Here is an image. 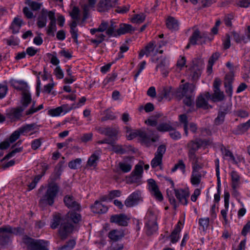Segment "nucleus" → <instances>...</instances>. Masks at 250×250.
<instances>
[{
    "instance_id": "nucleus-1",
    "label": "nucleus",
    "mask_w": 250,
    "mask_h": 250,
    "mask_svg": "<svg viewBox=\"0 0 250 250\" xmlns=\"http://www.w3.org/2000/svg\"><path fill=\"white\" fill-rule=\"evenodd\" d=\"M59 191V187L57 184H49L46 190L39 200V206L42 208H45L47 206H52Z\"/></svg>"
},
{
    "instance_id": "nucleus-2",
    "label": "nucleus",
    "mask_w": 250,
    "mask_h": 250,
    "mask_svg": "<svg viewBox=\"0 0 250 250\" xmlns=\"http://www.w3.org/2000/svg\"><path fill=\"white\" fill-rule=\"evenodd\" d=\"M23 229L20 227L12 228L10 226H5L0 228V245L4 246L11 241V237L13 234L20 235L23 233Z\"/></svg>"
},
{
    "instance_id": "nucleus-3",
    "label": "nucleus",
    "mask_w": 250,
    "mask_h": 250,
    "mask_svg": "<svg viewBox=\"0 0 250 250\" xmlns=\"http://www.w3.org/2000/svg\"><path fill=\"white\" fill-rule=\"evenodd\" d=\"M221 84V79L218 77L215 78L213 83V93L211 95L208 92L205 93V97L207 99H210L213 102H221L224 99V93L220 88Z\"/></svg>"
},
{
    "instance_id": "nucleus-4",
    "label": "nucleus",
    "mask_w": 250,
    "mask_h": 250,
    "mask_svg": "<svg viewBox=\"0 0 250 250\" xmlns=\"http://www.w3.org/2000/svg\"><path fill=\"white\" fill-rule=\"evenodd\" d=\"M22 242L27 246L28 250H48L47 242L43 240L35 239L24 235Z\"/></svg>"
},
{
    "instance_id": "nucleus-5",
    "label": "nucleus",
    "mask_w": 250,
    "mask_h": 250,
    "mask_svg": "<svg viewBox=\"0 0 250 250\" xmlns=\"http://www.w3.org/2000/svg\"><path fill=\"white\" fill-rule=\"evenodd\" d=\"M126 132L129 133L126 135V137L128 140H132L137 136H139L142 141L146 144L147 146L150 144L151 142H155L157 140V137H151L150 135H148L145 131L138 130L135 132H131L130 128L126 127Z\"/></svg>"
},
{
    "instance_id": "nucleus-6",
    "label": "nucleus",
    "mask_w": 250,
    "mask_h": 250,
    "mask_svg": "<svg viewBox=\"0 0 250 250\" xmlns=\"http://www.w3.org/2000/svg\"><path fill=\"white\" fill-rule=\"evenodd\" d=\"M208 144V141L196 138L194 140H191L188 142L186 147L188 150V157L197 156L196 152L202 146H206Z\"/></svg>"
},
{
    "instance_id": "nucleus-7",
    "label": "nucleus",
    "mask_w": 250,
    "mask_h": 250,
    "mask_svg": "<svg viewBox=\"0 0 250 250\" xmlns=\"http://www.w3.org/2000/svg\"><path fill=\"white\" fill-rule=\"evenodd\" d=\"M166 146L163 144L158 147L156 151L154 153V157L150 162L151 166L153 168L159 167L160 169H162L163 158L166 153Z\"/></svg>"
},
{
    "instance_id": "nucleus-8",
    "label": "nucleus",
    "mask_w": 250,
    "mask_h": 250,
    "mask_svg": "<svg viewBox=\"0 0 250 250\" xmlns=\"http://www.w3.org/2000/svg\"><path fill=\"white\" fill-rule=\"evenodd\" d=\"M226 66L229 69L230 72L228 73L224 79V86L226 88V92L231 97L233 93V83L234 80V73L233 67L230 62H228Z\"/></svg>"
},
{
    "instance_id": "nucleus-9",
    "label": "nucleus",
    "mask_w": 250,
    "mask_h": 250,
    "mask_svg": "<svg viewBox=\"0 0 250 250\" xmlns=\"http://www.w3.org/2000/svg\"><path fill=\"white\" fill-rule=\"evenodd\" d=\"M166 180L169 182L171 185V188L174 191V193L177 199L183 205H187L188 204L187 199L189 197V192L185 189L182 188L176 189L174 188V183L173 181L169 178H166Z\"/></svg>"
},
{
    "instance_id": "nucleus-10",
    "label": "nucleus",
    "mask_w": 250,
    "mask_h": 250,
    "mask_svg": "<svg viewBox=\"0 0 250 250\" xmlns=\"http://www.w3.org/2000/svg\"><path fill=\"white\" fill-rule=\"evenodd\" d=\"M96 129L100 134L107 136V138L109 140H112L113 144L119 139V131L116 128L110 127H98Z\"/></svg>"
},
{
    "instance_id": "nucleus-11",
    "label": "nucleus",
    "mask_w": 250,
    "mask_h": 250,
    "mask_svg": "<svg viewBox=\"0 0 250 250\" xmlns=\"http://www.w3.org/2000/svg\"><path fill=\"white\" fill-rule=\"evenodd\" d=\"M74 229V226L68 222V219L62 220L59 229V233L62 240L65 239Z\"/></svg>"
},
{
    "instance_id": "nucleus-12",
    "label": "nucleus",
    "mask_w": 250,
    "mask_h": 250,
    "mask_svg": "<svg viewBox=\"0 0 250 250\" xmlns=\"http://www.w3.org/2000/svg\"><path fill=\"white\" fill-rule=\"evenodd\" d=\"M148 185L151 194L158 200L162 201L163 199L162 194L159 190L155 181L152 179H148Z\"/></svg>"
},
{
    "instance_id": "nucleus-13",
    "label": "nucleus",
    "mask_w": 250,
    "mask_h": 250,
    "mask_svg": "<svg viewBox=\"0 0 250 250\" xmlns=\"http://www.w3.org/2000/svg\"><path fill=\"white\" fill-rule=\"evenodd\" d=\"M24 109L21 106L16 108H11L6 110V115L7 117L12 121H16L19 120L21 117V113Z\"/></svg>"
},
{
    "instance_id": "nucleus-14",
    "label": "nucleus",
    "mask_w": 250,
    "mask_h": 250,
    "mask_svg": "<svg viewBox=\"0 0 250 250\" xmlns=\"http://www.w3.org/2000/svg\"><path fill=\"white\" fill-rule=\"evenodd\" d=\"M49 19L50 21L47 29V34L48 35L54 37L55 36V32L57 30L56 20L54 11H50Z\"/></svg>"
},
{
    "instance_id": "nucleus-15",
    "label": "nucleus",
    "mask_w": 250,
    "mask_h": 250,
    "mask_svg": "<svg viewBox=\"0 0 250 250\" xmlns=\"http://www.w3.org/2000/svg\"><path fill=\"white\" fill-rule=\"evenodd\" d=\"M127 220V216L124 214L112 215L110 219V222L121 226H127L128 225Z\"/></svg>"
},
{
    "instance_id": "nucleus-16",
    "label": "nucleus",
    "mask_w": 250,
    "mask_h": 250,
    "mask_svg": "<svg viewBox=\"0 0 250 250\" xmlns=\"http://www.w3.org/2000/svg\"><path fill=\"white\" fill-rule=\"evenodd\" d=\"M140 198V193L139 191H135L132 193L125 201V204L127 208L132 207L136 205Z\"/></svg>"
},
{
    "instance_id": "nucleus-17",
    "label": "nucleus",
    "mask_w": 250,
    "mask_h": 250,
    "mask_svg": "<svg viewBox=\"0 0 250 250\" xmlns=\"http://www.w3.org/2000/svg\"><path fill=\"white\" fill-rule=\"evenodd\" d=\"M63 202L65 205L68 208L79 210L81 206L77 202H76L73 196L66 195L63 198Z\"/></svg>"
},
{
    "instance_id": "nucleus-18",
    "label": "nucleus",
    "mask_w": 250,
    "mask_h": 250,
    "mask_svg": "<svg viewBox=\"0 0 250 250\" xmlns=\"http://www.w3.org/2000/svg\"><path fill=\"white\" fill-rule=\"evenodd\" d=\"M50 14V11H48L47 10L43 8L40 14L39 15L37 24L39 28H42L45 27L47 23V17H49V15Z\"/></svg>"
},
{
    "instance_id": "nucleus-19",
    "label": "nucleus",
    "mask_w": 250,
    "mask_h": 250,
    "mask_svg": "<svg viewBox=\"0 0 250 250\" xmlns=\"http://www.w3.org/2000/svg\"><path fill=\"white\" fill-rule=\"evenodd\" d=\"M23 24V21L17 17L14 19L9 28L12 30V33L15 34L19 32L20 29Z\"/></svg>"
},
{
    "instance_id": "nucleus-20",
    "label": "nucleus",
    "mask_w": 250,
    "mask_h": 250,
    "mask_svg": "<svg viewBox=\"0 0 250 250\" xmlns=\"http://www.w3.org/2000/svg\"><path fill=\"white\" fill-rule=\"evenodd\" d=\"M116 5V3H112L109 0H100L98 4V10L101 12L107 11Z\"/></svg>"
},
{
    "instance_id": "nucleus-21",
    "label": "nucleus",
    "mask_w": 250,
    "mask_h": 250,
    "mask_svg": "<svg viewBox=\"0 0 250 250\" xmlns=\"http://www.w3.org/2000/svg\"><path fill=\"white\" fill-rule=\"evenodd\" d=\"M154 43L153 42H149L145 47V51L146 53V56H152L151 61L153 62H156L158 59L155 57V54L157 52V50L155 51Z\"/></svg>"
},
{
    "instance_id": "nucleus-22",
    "label": "nucleus",
    "mask_w": 250,
    "mask_h": 250,
    "mask_svg": "<svg viewBox=\"0 0 250 250\" xmlns=\"http://www.w3.org/2000/svg\"><path fill=\"white\" fill-rule=\"evenodd\" d=\"M124 236V232L122 230L113 229L108 234L109 238L114 242L118 241Z\"/></svg>"
},
{
    "instance_id": "nucleus-23",
    "label": "nucleus",
    "mask_w": 250,
    "mask_h": 250,
    "mask_svg": "<svg viewBox=\"0 0 250 250\" xmlns=\"http://www.w3.org/2000/svg\"><path fill=\"white\" fill-rule=\"evenodd\" d=\"M35 129H38L37 125L35 124H26L22 125L18 128L21 134L22 135H27L30 132H31Z\"/></svg>"
},
{
    "instance_id": "nucleus-24",
    "label": "nucleus",
    "mask_w": 250,
    "mask_h": 250,
    "mask_svg": "<svg viewBox=\"0 0 250 250\" xmlns=\"http://www.w3.org/2000/svg\"><path fill=\"white\" fill-rule=\"evenodd\" d=\"M91 209L95 213H104L107 211L108 208L100 202L96 201L91 206Z\"/></svg>"
},
{
    "instance_id": "nucleus-25",
    "label": "nucleus",
    "mask_w": 250,
    "mask_h": 250,
    "mask_svg": "<svg viewBox=\"0 0 250 250\" xmlns=\"http://www.w3.org/2000/svg\"><path fill=\"white\" fill-rule=\"evenodd\" d=\"M112 150L117 154H124L126 153L129 150L130 146L127 145H116V142L111 145Z\"/></svg>"
},
{
    "instance_id": "nucleus-26",
    "label": "nucleus",
    "mask_w": 250,
    "mask_h": 250,
    "mask_svg": "<svg viewBox=\"0 0 250 250\" xmlns=\"http://www.w3.org/2000/svg\"><path fill=\"white\" fill-rule=\"evenodd\" d=\"M100 151H96L94 152L88 158L87 166L91 167H96L100 159Z\"/></svg>"
},
{
    "instance_id": "nucleus-27",
    "label": "nucleus",
    "mask_w": 250,
    "mask_h": 250,
    "mask_svg": "<svg viewBox=\"0 0 250 250\" xmlns=\"http://www.w3.org/2000/svg\"><path fill=\"white\" fill-rule=\"evenodd\" d=\"M180 223V222L179 221L170 235V241L172 243H176L179 239V234L181 231Z\"/></svg>"
},
{
    "instance_id": "nucleus-28",
    "label": "nucleus",
    "mask_w": 250,
    "mask_h": 250,
    "mask_svg": "<svg viewBox=\"0 0 250 250\" xmlns=\"http://www.w3.org/2000/svg\"><path fill=\"white\" fill-rule=\"evenodd\" d=\"M171 87H165L159 92L157 99L159 102L162 101L164 99H170Z\"/></svg>"
},
{
    "instance_id": "nucleus-29",
    "label": "nucleus",
    "mask_w": 250,
    "mask_h": 250,
    "mask_svg": "<svg viewBox=\"0 0 250 250\" xmlns=\"http://www.w3.org/2000/svg\"><path fill=\"white\" fill-rule=\"evenodd\" d=\"M134 29L133 28L132 25L128 24H121L120 27L116 30L117 35L120 36L121 35L125 34L127 33L133 31Z\"/></svg>"
},
{
    "instance_id": "nucleus-30",
    "label": "nucleus",
    "mask_w": 250,
    "mask_h": 250,
    "mask_svg": "<svg viewBox=\"0 0 250 250\" xmlns=\"http://www.w3.org/2000/svg\"><path fill=\"white\" fill-rule=\"evenodd\" d=\"M167 27L170 30H178L179 23L178 21L174 17L169 16L166 20Z\"/></svg>"
},
{
    "instance_id": "nucleus-31",
    "label": "nucleus",
    "mask_w": 250,
    "mask_h": 250,
    "mask_svg": "<svg viewBox=\"0 0 250 250\" xmlns=\"http://www.w3.org/2000/svg\"><path fill=\"white\" fill-rule=\"evenodd\" d=\"M183 91H185V96H193V92L195 90V86L193 83H187L185 84H182Z\"/></svg>"
},
{
    "instance_id": "nucleus-32",
    "label": "nucleus",
    "mask_w": 250,
    "mask_h": 250,
    "mask_svg": "<svg viewBox=\"0 0 250 250\" xmlns=\"http://www.w3.org/2000/svg\"><path fill=\"white\" fill-rule=\"evenodd\" d=\"M208 100L207 98L205 97V95L204 96L202 95H200L197 101H196V106L198 107L203 108L205 109L208 108V104L207 101Z\"/></svg>"
},
{
    "instance_id": "nucleus-33",
    "label": "nucleus",
    "mask_w": 250,
    "mask_h": 250,
    "mask_svg": "<svg viewBox=\"0 0 250 250\" xmlns=\"http://www.w3.org/2000/svg\"><path fill=\"white\" fill-rule=\"evenodd\" d=\"M179 120L180 122L183 124V128L184 130V135L187 137L188 135V117L186 114H183L179 116Z\"/></svg>"
},
{
    "instance_id": "nucleus-34",
    "label": "nucleus",
    "mask_w": 250,
    "mask_h": 250,
    "mask_svg": "<svg viewBox=\"0 0 250 250\" xmlns=\"http://www.w3.org/2000/svg\"><path fill=\"white\" fill-rule=\"evenodd\" d=\"M31 102V96L29 92H24L22 94V98L21 101L22 105L21 108L24 110L30 104Z\"/></svg>"
},
{
    "instance_id": "nucleus-35",
    "label": "nucleus",
    "mask_w": 250,
    "mask_h": 250,
    "mask_svg": "<svg viewBox=\"0 0 250 250\" xmlns=\"http://www.w3.org/2000/svg\"><path fill=\"white\" fill-rule=\"evenodd\" d=\"M108 27V22L103 21L98 28L91 29L90 32L92 35H94L97 32H103L104 31H106Z\"/></svg>"
},
{
    "instance_id": "nucleus-36",
    "label": "nucleus",
    "mask_w": 250,
    "mask_h": 250,
    "mask_svg": "<svg viewBox=\"0 0 250 250\" xmlns=\"http://www.w3.org/2000/svg\"><path fill=\"white\" fill-rule=\"evenodd\" d=\"M64 220H65V218H62L60 214H58L54 215L51 223V228L52 229L57 228L59 225L61 226L62 222Z\"/></svg>"
},
{
    "instance_id": "nucleus-37",
    "label": "nucleus",
    "mask_w": 250,
    "mask_h": 250,
    "mask_svg": "<svg viewBox=\"0 0 250 250\" xmlns=\"http://www.w3.org/2000/svg\"><path fill=\"white\" fill-rule=\"evenodd\" d=\"M145 228L147 235L153 234L157 231L158 229L157 223H146Z\"/></svg>"
},
{
    "instance_id": "nucleus-38",
    "label": "nucleus",
    "mask_w": 250,
    "mask_h": 250,
    "mask_svg": "<svg viewBox=\"0 0 250 250\" xmlns=\"http://www.w3.org/2000/svg\"><path fill=\"white\" fill-rule=\"evenodd\" d=\"M157 130L159 132L171 131L174 130V128L167 123H162L157 126Z\"/></svg>"
},
{
    "instance_id": "nucleus-39",
    "label": "nucleus",
    "mask_w": 250,
    "mask_h": 250,
    "mask_svg": "<svg viewBox=\"0 0 250 250\" xmlns=\"http://www.w3.org/2000/svg\"><path fill=\"white\" fill-rule=\"evenodd\" d=\"M203 38V36L201 35L200 32L198 29H196L193 32L191 36L189 38L190 43L192 45L197 44V42L199 39Z\"/></svg>"
},
{
    "instance_id": "nucleus-40",
    "label": "nucleus",
    "mask_w": 250,
    "mask_h": 250,
    "mask_svg": "<svg viewBox=\"0 0 250 250\" xmlns=\"http://www.w3.org/2000/svg\"><path fill=\"white\" fill-rule=\"evenodd\" d=\"M188 158L192 163V172H199V170L201 168L199 166L198 160L199 158L197 156L188 157Z\"/></svg>"
},
{
    "instance_id": "nucleus-41",
    "label": "nucleus",
    "mask_w": 250,
    "mask_h": 250,
    "mask_svg": "<svg viewBox=\"0 0 250 250\" xmlns=\"http://www.w3.org/2000/svg\"><path fill=\"white\" fill-rule=\"evenodd\" d=\"M201 174L199 172H192L190 182L193 185H198L201 182Z\"/></svg>"
},
{
    "instance_id": "nucleus-42",
    "label": "nucleus",
    "mask_w": 250,
    "mask_h": 250,
    "mask_svg": "<svg viewBox=\"0 0 250 250\" xmlns=\"http://www.w3.org/2000/svg\"><path fill=\"white\" fill-rule=\"evenodd\" d=\"M250 127V119L247 122L243 123L237 126V134H242L246 132Z\"/></svg>"
},
{
    "instance_id": "nucleus-43",
    "label": "nucleus",
    "mask_w": 250,
    "mask_h": 250,
    "mask_svg": "<svg viewBox=\"0 0 250 250\" xmlns=\"http://www.w3.org/2000/svg\"><path fill=\"white\" fill-rule=\"evenodd\" d=\"M178 169H180L183 174L186 172V165L182 160H179L178 162L175 164L174 166L172 168L171 171L172 172H175Z\"/></svg>"
},
{
    "instance_id": "nucleus-44",
    "label": "nucleus",
    "mask_w": 250,
    "mask_h": 250,
    "mask_svg": "<svg viewBox=\"0 0 250 250\" xmlns=\"http://www.w3.org/2000/svg\"><path fill=\"white\" fill-rule=\"evenodd\" d=\"M119 167L122 172L124 173H127L131 170L132 167V164L131 162H120L119 164Z\"/></svg>"
},
{
    "instance_id": "nucleus-45",
    "label": "nucleus",
    "mask_w": 250,
    "mask_h": 250,
    "mask_svg": "<svg viewBox=\"0 0 250 250\" xmlns=\"http://www.w3.org/2000/svg\"><path fill=\"white\" fill-rule=\"evenodd\" d=\"M68 219L71 220L74 223L77 224L81 220V216L79 213L71 211L68 214Z\"/></svg>"
},
{
    "instance_id": "nucleus-46",
    "label": "nucleus",
    "mask_w": 250,
    "mask_h": 250,
    "mask_svg": "<svg viewBox=\"0 0 250 250\" xmlns=\"http://www.w3.org/2000/svg\"><path fill=\"white\" fill-rule=\"evenodd\" d=\"M44 174V172L42 173L41 174L38 175L34 177L32 182L27 185V187H28L27 190L28 191L32 190L36 187L37 183L41 179L42 177L43 176Z\"/></svg>"
},
{
    "instance_id": "nucleus-47",
    "label": "nucleus",
    "mask_w": 250,
    "mask_h": 250,
    "mask_svg": "<svg viewBox=\"0 0 250 250\" xmlns=\"http://www.w3.org/2000/svg\"><path fill=\"white\" fill-rule=\"evenodd\" d=\"M96 39H92L90 42L95 44L97 46L101 43L104 40L105 37V35L102 33H95Z\"/></svg>"
},
{
    "instance_id": "nucleus-48",
    "label": "nucleus",
    "mask_w": 250,
    "mask_h": 250,
    "mask_svg": "<svg viewBox=\"0 0 250 250\" xmlns=\"http://www.w3.org/2000/svg\"><path fill=\"white\" fill-rule=\"evenodd\" d=\"M146 15L144 13L135 14L131 19V22L135 23H142L145 20Z\"/></svg>"
},
{
    "instance_id": "nucleus-49",
    "label": "nucleus",
    "mask_w": 250,
    "mask_h": 250,
    "mask_svg": "<svg viewBox=\"0 0 250 250\" xmlns=\"http://www.w3.org/2000/svg\"><path fill=\"white\" fill-rule=\"evenodd\" d=\"M82 160L81 158H77L68 163V167L72 169H77L82 164Z\"/></svg>"
},
{
    "instance_id": "nucleus-50",
    "label": "nucleus",
    "mask_w": 250,
    "mask_h": 250,
    "mask_svg": "<svg viewBox=\"0 0 250 250\" xmlns=\"http://www.w3.org/2000/svg\"><path fill=\"white\" fill-rule=\"evenodd\" d=\"M168 61L166 59V58L162 59L161 60L160 62L158 64L156 67V70H157L158 68L160 69L161 71L166 70L168 68Z\"/></svg>"
},
{
    "instance_id": "nucleus-51",
    "label": "nucleus",
    "mask_w": 250,
    "mask_h": 250,
    "mask_svg": "<svg viewBox=\"0 0 250 250\" xmlns=\"http://www.w3.org/2000/svg\"><path fill=\"white\" fill-rule=\"evenodd\" d=\"M147 221L146 223H157V217L152 210H148L146 215Z\"/></svg>"
},
{
    "instance_id": "nucleus-52",
    "label": "nucleus",
    "mask_w": 250,
    "mask_h": 250,
    "mask_svg": "<svg viewBox=\"0 0 250 250\" xmlns=\"http://www.w3.org/2000/svg\"><path fill=\"white\" fill-rule=\"evenodd\" d=\"M25 4H27L33 11H37L41 8V4L31 0H25Z\"/></svg>"
},
{
    "instance_id": "nucleus-53",
    "label": "nucleus",
    "mask_w": 250,
    "mask_h": 250,
    "mask_svg": "<svg viewBox=\"0 0 250 250\" xmlns=\"http://www.w3.org/2000/svg\"><path fill=\"white\" fill-rule=\"evenodd\" d=\"M221 150L225 158L228 159L232 161L234 160L233 153L229 150L227 149L225 147H221Z\"/></svg>"
},
{
    "instance_id": "nucleus-54",
    "label": "nucleus",
    "mask_w": 250,
    "mask_h": 250,
    "mask_svg": "<svg viewBox=\"0 0 250 250\" xmlns=\"http://www.w3.org/2000/svg\"><path fill=\"white\" fill-rule=\"evenodd\" d=\"M225 114V112L223 111H219L217 117L214 120V124L216 125H220L222 124L224 122Z\"/></svg>"
},
{
    "instance_id": "nucleus-55",
    "label": "nucleus",
    "mask_w": 250,
    "mask_h": 250,
    "mask_svg": "<svg viewBox=\"0 0 250 250\" xmlns=\"http://www.w3.org/2000/svg\"><path fill=\"white\" fill-rule=\"evenodd\" d=\"M209 219L208 217L200 218L199 219V224L202 228L203 230L207 229L209 225Z\"/></svg>"
},
{
    "instance_id": "nucleus-56",
    "label": "nucleus",
    "mask_w": 250,
    "mask_h": 250,
    "mask_svg": "<svg viewBox=\"0 0 250 250\" xmlns=\"http://www.w3.org/2000/svg\"><path fill=\"white\" fill-rule=\"evenodd\" d=\"M116 119L114 113L109 110H106L104 113V116L102 117L101 121L104 122L107 120H113Z\"/></svg>"
},
{
    "instance_id": "nucleus-57",
    "label": "nucleus",
    "mask_w": 250,
    "mask_h": 250,
    "mask_svg": "<svg viewBox=\"0 0 250 250\" xmlns=\"http://www.w3.org/2000/svg\"><path fill=\"white\" fill-rule=\"evenodd\" d=\"M70 15L73 20H79L80 19V10L79 8L74 6Z\"/></svg>"
},
{
    "instance_id": "nucleus-58",
    "label": "nucleus",
    "mask_w": 250,
    "mask_h": 250,
    "mask_svg": "<svg viewBox=\"0 0 250 250\" xmlns=\"http://www.w3.org/2000/svg\"><path fill=\"white\" fill-rule=\"evenodd\" d=\"M62 113V110L60 106L48 111V114L52 117L59 116Z\"/></svg>"
},
{
    "instance_id": "nucleus-59",
    "label": "nucleus",
    "mask_w": 250,
    "mask_h": 250,
    "mask_svg": "<svg viewBox=\"0 0 250 250\" xmlns=\"http://www.w3.org/2000/svg\"><path fill=\"white\" fill-rule=\"evenodd\" d=\"M141 178V176L133 174L131 173L130 176L128 177L127 181L130 183L140 184Z\"/></svg>"
},
{
    "instance_id": "nucleus-60",
    "label": "nucleus",
    "mask_w": 250,
    "mask_h": 250,
    "mask_svg": "<svg viewBox=\"0 0 250 250\" xmlns=\"http://www.w3.org/2000/svg\"><path fill=\"white\" fill-rule=\"evenodd\" d=\"M246 42V38L243 34L240 33H235V42L237 43H245Z\"/></svg>"
},
{
    "instance_id": "nucleus-61",
    "label": "nucleus",
    "mask_w": 250,
    "mask_h": 250,
    "mask_svg": "<svg viewBox=\"0 0 250 250\" xmlns=\"http://www.w3.org/2000/svg\"><path fill=\"white\" fill-rule=\"evenodd\" d=\"M43 138H40L39 139L34 140L31 143V148L33 150H36L41 146Z\"/></svg>"
},
{
    "instance_id": "nucleus-62",
    "label": "nucleus",
    "mask_w": 250,
    "mask_h": 250,
    "mask_svg": "<svg viewBox=\"0 0 250 250\" xmlns=\"http://www.w3.org/2000/svg\"><path fill=\"white\" fill-rule=\"evenodd\" d=\"M34 105H35V103H33L32 107L29 110L26 111V115H31L43 108V106L42 104L39 105L37 108H34Z\"/></svg>"
},
{
    "instance_id": "nucleus-63",
    "label": "nucleus",
    "mask_w": 250,
    "mask_h": 250,
    "mask_svg": "<svg viewBox=\"0 0 250 250\" xmlns=\"http://www.w3.org/2000/svg\"><path fill=\"white\" fill-rule=\"evenodd\" d=\"M185 92V91H183L182 85H181L175 91L174 94L175 97L178 98V100H181L185 96L184 94Z\"/></svg>"
},
{
    "instance_id": "nucleus-64",
    "label": "nucleus",
    "mask_w": 250,
    "mask_h": 250,
    "mask_svg": "<svg viewBox=\"0 0 250 250\" xmlns=\"http://www.w3.org/2000/svg\"><path fill=\"white\" fill-rule=\"evenodd\" d=\"M54 74L58 79H62L63 78L64 75L62 69L60 66H58L54 70Z\"/></svg>"
}]
</instances>
